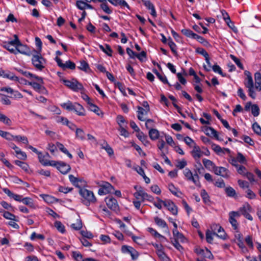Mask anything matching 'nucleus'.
<instances>
[{
  "mask_svg": "<svg viewBox=\"0 0 261 261\" xmlns=\"http://www.w3.org/2000/svg\"><path fill=\"white\" fill-rule=\"evenodd\" d=\"M80 194L83 197L84 203L88 205L90 203H94L96 201V199L92 191L88 190L85 188H81L80 190Z\"/></svg>",
  "mask_w": 261,
  "mask_h": 261,
  "instance_id": "obj_1",
  "label": "nucleus"
},
{
  "mask_svg": "<svg viewBox=\"0 0 261 261\" xmlns=\"http://www.w3.org/2000/svg\"><path fill=\"white\" fill-rule=\"evenodd\" d=\"M32 62L34 67L39 70L45 68L46 61L40 55H33Z\"/></svg>",
  "mask_w": 261,
  "mask_h": 261,
  "instance_id": "obj_2",
  "label": "nucleus"
},
{
  "mask_svg": "<svg viewBox=\"0 0 261 261\" xmlns=\"http://www.w3.org/2000/svg\"><path fill=\"white\" fill-rule=\"evenodd\" d=\"M62 82L65 85L74 91H79L83 89L82 84L75 79L71 81L63 80Z\"/></svg>",
  "mask_w": 261,
  "mask_h": 261,
  "instance_id": "obj_3",
  "label": "nucleus"
},
{
  "mask_svg": "<svg viewBox=\"0 0 261 261\" xmlns=\"http://www.w3.org/2000/svg\"><path fill=\"white\" fill-rule=\"evenodd\" d=\"M184 174L186 177L187 180L192 181L196 186H200V183L199 180V176L197 173L193 175V173L189 169L186 168L184 171Z\"/></svg>",
  "mask_w": 261,
  "mask_h": 261,
  "instance_id": "obj_4",
  "label": "nucleus"
},
{
  "mask_svg": "<svg viewBox=\"0 0 261 261\" xmlns=\"http://www.w3.org/2000/svg\"><path fill=\"white\" fill-rule=\"evenodd\" d=\"M239 210L241 215H243L246 219L250 221L253 220L252 217L249 214V213L252 212V208L248 203H245Z\"/></svg>",
  "mask_w": 261,
  "mask_h": 261,
  "instance_id": "obj_5",
  "label": "nucleus"
},
{
  "mask_svg": "<svg viewBox=\"0 0 261 261\" xmlns=\"http://www.w3.org/2000/svg\"><path fill=\"white\" fill-rule=\"evenodd\" d=\"M105 201L108 207L112 211L117 212L119 210L117 201L114 197L109 196L105 199Z\"/></svg>",
  "mask_w": 261,
  "mask_h": 261,
  "instance_id": "obj_6",
  "label": "nucleus"
},
{
  "mask_svg": "<svg viewBox=\"0 0 261 261\" xmlns=\"http://www.w3.org/2000/svg\"><path fill=\"white\" fill-rule=\"evenodd\" d=\"M121 250L123 253H129L133 260H136L139 256L138 252L133 247L128 246H123Z\"/></svg>",
  "mask_w": 261,
  "mask_h": 261,
  "instance_id": "obj_7",
  "label": "nucleus"
},
{
  "mask_svg": "<svg viewBox=\"0 0 261 261\" xmlns=\"http://www.w3.org/2000/svg\"><path fill=\"white\" fill-rule=\"evenodd\" d=\"M164 205L167 207L173 215H176L177 214V207L171 200H165V202H164Z\"/></svg>",
  "mask_w": 261,
  "mask_h": 261,
  "instance_id": "obj_8",
  "label": "nucleus"
},
{
  "mask_svg": "<svg viewBox=\"0 0 261 261\" xmlns=\"http://www.w3.org/2000/svg\"><path fill=\"white\" fill-rule=\"evenodd\" d=\"M213 171L216 175H220L224 178H227L229 176V171L223 167L216 166Z\"/></svg>",
  "mask_w": 261,
  "mask_h": 261,
  "instance_id": "obj_9",
  "label": "nucleus"
},
{
  "mask_svg": "<svg viewBox=\"0 0 261 261\" xmlns=\"http://www.w3.org/2000/svg\"><path fill=\"white\" fill-rule=\"evenodd\" d=\"M16 49L17 50V54L19 53L21 54L30 56L31 55V51L29 48L25 45L22 44L20 41L17 46Z\"/></svg>",
  "mask_w": 261,
  "mask_h": 261,
  "instance_id": "obj_10",
  "label": "nucleus"
},
{
  "mask_svg": "<svg viewBox=\"0 0 261 261\" xmlns=\"http://www.w3.org/2000/svg\"><path fill=\"white\" fill-rule=\"evenodd\" d=\"M153 246L156 249V254L158 256L163 260L167 261L168 258L163 251L162 245L161 244H155V245H153Z\"/></svg>",
  "mask_w": 261,
  "mask_h": 261,
  "instance_id": "obj_11",
  "label": "nucleus"
},
{
  "mask_svg": "<svg viewBox=\"0 0 261 261\" xmlns=\"http://www.w3.org/2000/svg\"><path fill=\"white\" fill-rule=\"evenodd\" d=\"M149 110L148 109H145L140 106L138 107V118L141 121H145V116L147 115V113Z\"/></svg>",
  "mask_w": 261,
  "mask_h": 261,
  "instance_id": "obj_12",
  "label": "nucleus"
},
{
  "mask_svg": "<svg viewBox=\"0 0 261 261\" xmlns=\"http://www.w3.org/2000/svg\"><path fill=\"white\" fill-rule=\"evenodd\" d=\"M10 146L15 150L18 158L21 160H25L27 159V156L26 153L22 151L21 149L14 144L11 143Z\"/></svg>",
  "mask_w": 261,
  "mask_h": 261,
  "instance_id": "obj_13",
  "label": "nucleus"
},
{
  "mask_svg": "<svg viewBox=\"0 0 261 261\" xmlns=\"http://www.w3.org/2000/svg\"><path fill=\"white\" fill-rule=\"evenodd\" d=\"M191 153L194 158L196 160H197V162H199V159L202 156V152L201 151L199 147L196 144H194V146H193V149Z\"/></svg>",
  "mask_w": 261,
  "mask_h": 261,
  "instance_id": "obj_14",
  "label": "nucleus"
},
{
  "mask_svg": "<svg viewBox=\"0 0 261 261\" xmlns=\"http://www.w3.org/2000/svg\"><path fill=\"white\" fill-rule=\"evenodd\" d=\"M59 171L63 174L67 173L70 170V167L68 164L60 162L57 166Z\"/></svg>",
  "mask_w": 261,
  "mask_h": 261,
  "instance_id": "obj_15",
  "label": "nucleus"
},
{
  "mask_svg": "<svg viewBox=\"0 0 261 261\" xmlns=\"http://www.w3.org/2000/svg\"><path fill=\"white\" fill-rule=\"evenodd\" d=\"M255 88L259 92L261 91V73L257 72L254 74Z\"/></svg>",
  "mask_w": 261,
  "mask_h": 261,
  "instance_id": "obj_16",
  "label": "nucleus"
},
{
  "mask_svg": "<svg viewBox=\"0 0 261 261\" xmlns=\"http://www.w3.org/2000/svg\"><path fill=\"white\" fill-rule=\"evenodd\" d=\"M73 111L79 116L85 115V111L83 107L79 103H74Z\"/></svg>",
  "mask_w": 261,
  "mask_h": 261,
  "instance_id": "obj_17",
  "label": "nucleus"
},
{
  "mask_svg": "<svg viewBox=\"0 0 261 261\" xmlns=\"http://www.w3.org/2000/svg\"><path fill=\"white\" fill-rule=\"evenodd\" d=\"M205 134L207 136H213L215 137L217 140H219V138L218 136L217 132L213 128L211 127L206 126L204 128V130Z\"/></svg>",
  "mask_w": 261,
  "mask_h": 261,
  "instance_id": "obj_18",
  "label": "nucleus"
},
{
  "mask_svg": "<svg viewBox=\"0 0 261 261\" xmlns=\"http://www.w3.org/2000/svg\"><path fill=\"white\" fill-rule=\"evenodd\" d=\"M221 13L223 16V18L224 20H225V22L227 23L228 26L230 28L233 29L232 27H234L233 24L231 22V21L230 20V18L228 14V13L224 10L221 11Z\"/></svg>",
  "mask_w": 261,
  "mask_h": 261,
  "instance_id": "obj_19",
  "label": "nucleus"
},
{
  "mask_svg": "<svg viewBox=\"0 0 261 261\" xmlns=\"http://www.w3.org/2000/svg\"><path fill=\"white\" fill-rule=\"evenodd\" d=\"M108 1L115 6H120L121 7H126L129 9V6L124 0H108Z\"/></svg>",
  "mask_w": 261,
  "mask_h": 261,
  "instance_id": "obj_20",
  "label": "nucleus"
},
{
  "mask_svg": "<svg viewBox=\"0 0 261 261\" xmlns=\"http://www.w3.org/2000/svg\"><path fill=\"white\" fill-rule=\"evenodd\" d=\"M137 137L145 146L149 144V142L147 140V136L144 135L143 132H139L137 135Z\"/></svg>",
  "mask_w": 261,
  "mask_h": 261,
  "instance_id": "obj_21",
  "label": "nucleus"
},
{
  "mask_svg": "<svg viewBox=\"0 0 261 261\" xmlns=\"http://www.w3.org/2000/svg\"><path fill=\"white\" fill-rule=\"evenodd\" d=\"M203 164L204 167L207 169L208 170H214V168L216 167V165L211 160H207L206 159H203Z\"/></svg>",
  "mask_w": 261,
  "mask_h": 261,
  "instance_id": "obj_22",
  "label": "nucleus"
},
{
  "mask_svg": "<svg viewBox=\"0 0 261 261\" xmlns=\"http://www.w3.org/2000/svg\"><path fill=\"white\" fill-rule=\"evenodd\" d=\"M48 158H49V154L47 152L45 154H43L41 152L38 154L39 162L44 166H46Z\"/></svg>",
  "mask_w": 261,
  "mask_h": 261,
  "instance_id": "obj_23",
  "label": "nucleus"
},
{
  "mask_svg": "<svg viewBox=\"0 0 261 261\" xmlns=\"http://www.w3.org/2000/svg\"><path fill=\"white\" fill-rule=\"evenodd\" d=\"M99 47L102 51L109 57L112 56L113 50L109 45L105 44V46L102 45H99Z\"/></svg>",
  "mask_w": 261,
  "mask_h": 261,
  "instance_id": "obj_24",
  "label": "nucleus"
},
{
  "mask_svg": "<svg viewBox=\"0 0 261 261\" xmlns=\"http://www.w3.org/2000/svg\"><path fill=\"white\" fill-rule=\"evenodd\" d=\"M148 134L150 138L152 140H155L159 138V132L156 129H150Z\"/></svg>",
  "mask_w": 261,
  "mask_h": 261,
  "instance_id": "obj_25",
  "label": "nucleus"
},
{
  "mask_svg": "<svg viewBox=\"0 0 261 261\" xmlns=\"http://www.w3.org/2000/svg\"><path fill=\"white\" fill-rule=\"evenodd\" d=\"M173 234L174 237V240H179L180 242H184L185 240V238L184 235L180 233L178 230H176V229H173Z\"/></svg>",
  "mask_w": 261,
  "mask_h": 261,
  "instance_id": "obj_26",
  "label": "nucleus"
},
{
  "mask_svg": "<svg viewBox=\"0 0 261 261\" xmlns=\"http://www.w3.org/2000/svg\"><path fill=\"white\" fill-rule=\"evenodd\" d=\"M88 105L89 106V109L90 111L94 112L98 116H100V114H102L100 109L97 106L89 101H88Z\"/></svg>",
  "mask_w": 261,
  "mask_h": 261,
  "instance_id": "obj_27",
  "label": "nucleus"
},
{
  "mask_svg": "<svg viewBox=\"0 0 261 261\" xmlns=\"http://www.w3.org/2000/svg\"><path fill=\"white\" fill-rule=\"evenodd\" d=\"M168 44L169 46L171 51L174 54L175 56H177V46L175 43L172 41L171 38L168 39Z\"/></svg>",
  "mask_w": 261,
  "mask_h": 261,
  "instance_id": "obj_28",
  "label": "nucleus"
},
{
  "mask_svg": "<svg viewBox=\"0 0 261 261\" xmlns=\"http://www.w3.org/2000/svg\"><path fill=\"white\" fill-rule=\"evenodd\" d=\"M206 240L207 243H212L213 241V236H216V232H212L210 230H207L206 231Z\"/></svg>",
  "mask_w": 261,
  "mask_h": 261,
  "instance_id": "obj_29",
  "label": "nucleus"
},
{
  "mask_svg": "<svg viewBox=\"0 0 261 261\" xmlns=\"http://www.w3.org/2000/svg\"><path fill=\"white\" fill-rule=\"evenodd\" d=\"M61 106L69 111H73L74 109V103H73L70 101L61 104Z\"/></svg>",
  "mask_w": 261,
  "mask_h": 261,
  "instance_id": "obj_30",
  "label": "nucleus"
},
{
  "mask_svg": "<svg viewBox=\"0 0 261 261\" xmlns=\"http://www.w3.org/2000/svg\"><path fill=\"white\" fill-rule=\"evenodd\" d=\"M69 179L70 181L75 187H80L79 182H82V180L74 177L73 175L70 174L69 175Z\"/></svg>",
  "mask_w": 261,
  "mask_h": 261,
  "instance_id": "obj_31",
  "label": "nucleus"
},
{
  "mask_svg": "<svg viewBox=\"0 0 261 261\" xmlns=\"http://www.w3.org/2000/svg\"><path fill=\"white\" fill-rule=\"evenodd\" d=\"M212 148L213 150L219 155L225 154V152L223 148H222L220 146L218 145L212 144Z\"/></svg>",
  "mask_w": 261,
  "mask_h": 261,
  "instance_id": "obj_32",
  "label": "nucleus"
},
{
  "mask_svg": "<svg viewBox=\"0 0 261 261\" xmlns=\"http://www.w3.org/2000/svg\"><path fill=\"white\" fill-rule=\"evenodd\" d=\"M3 74L4 77L9 79L12 81H16L18 80V77L16 76L14 73L11 72L5 73L4 71H3Z\"/></svg>",
  "mask_w": 261,
  "mask_h": 261,
  "instance_id": "obj_33",
  "label": "nucleus"
},
{
  "mask_svg": "<svg viewBox=\"0 0 261 261\" xmlns=\"http://www.w3.org/2000/svg\"><path fill=\"white\" fill-rule=\"evenodd\" d=\"M3 216L5 218H6L7 219H9L10 220H13V221H18V220L16 219V216H15L14 215L11 214V213H10L9 212H7V211L4 212Z\"/></svg>",
  "mask_w": 261,
  "mask_h": 261,
  "instance_id": "obj_34",
  "label": "nucleus"
},
{
  "mask_svg": "<svg viewBox=\"0 0 261 261\" xmlns=\"http://www.w3.org/2000/svg\"><path fill=\"white\" fill-rule=\"evenodd\" d=\"M0 121L7 125H11L12 123L11 120L6 115L0 113Z\"/></svg>",
  "mask_w": 261,
  "mask_h": 261,
  "instance_id": "obj_35",
  "label": "nucleus"
},
{
  "mask_svg": "<svg viewBox=\"0 0 261 261\" xmlns=\"http://www.w3.org/2000/svg\"><path fill=\"white\" fill-rule=\"evenodd\" d=\"M181 33L187 37L191 38L194 39V36L195 35V33H194L190 29H182L181 30Z\"/></svg>",
  "mask_w": 261,
  "mask_h": 261,
  "instance_id": "obj_36",
  "label": "nucleus"
},
{
  "mask_svg": "<svg viewBox=\"0 0 261 261\" xmlns=\"http://www.w3.org/2000/svg\"><path fill=\"white\" fill-rule=\"evenodd\" d=\"M71 227L76 230H80L82 227V222L81 219H77L76 223L72 224Z\"/></svg>",
  "mask_w": 261,
  "mask_h": 261,
  "instance_id": "obj_37",
  "label": "nucleus"
},
{
  "mask_svg": "<svg viewBox=\"0 0 261 261\" xmlns=\"http://www.w3.org/2000/svg\"><path fill=\"white\" fill-rule=\"evenodd\" d=\"M14 39L13 40H11L10 41H9L8 42L5 43V44H9L10 45V46H13L15 48H16L17 46H18V43H19L20 40H19L17 35H14Z\"/></svg>",
  "mask_w": 261,
  "mask_h": 261,
  "instance_id": "obj_38",
  "label": "nucleus"
},
{
  "mask_svg": "<svg viewBox=\"0 0 261 261\" xmlns=\"http://www.w3.org/2000/svg\"><path fill=\"white\" fill-rule=\"evenodd\" d=\"M76 137L82 140L85 139V134L84 130L81 128H77L75 130Z\"/></svg>",
  "mask_w": 261,
  "mask_h": 261,
  "instance_id": "obj_39",
  "label": "nucleus"
},
{
  "mask_svg": "<svg viewBox=\"0 0 261 261\" xmlns=\"http://www.w3.org/2000/svg\"><path fill=\"white\" fill-rule=\"evenodd\" d=\"M15 164L17 166L20 167L23 170L25 171H28L29 170V166L27 164L24 162H21L19 160H16L15 161Z\"/></svg>",
  "mask_w": 261,
  "mask_h": 261,
  "instance_id": "obj_40",
  "label": "nucleus"
},
{
  "mask_svg": "<svg viewBox=\"0 0 261 261\" xmlns=\"http://www.w3.org/2000/svg\"><path fill=\"white\" fill-rule=\"evenodd\" d=\"M216 236L223 240L226 239V233L225 232L224 230L221 226H220L218 228L217 230V233H216Z\"/></svg>",
  "mask_w": 261,
  "mask_h": 261,
  "instance_id": "obj_41",
  "label": "nucleus"
},
{
  "mask_svg": "<svg viewBox=\"0 0 261 261\" xmlns=\"http://www.w3.org/2000/svg\"><path fill=\"white\" fill-rule=\"evenodd\" d=\"M154 221L158 226L162 228H165L167 227V225L166 222L158 217H155L154 218Z\"/></svg>",
  "mask_w": 261,
  "mask_h": 261,
  "instance_id": "obj_42",
  "label": "nucleus"
},
{
  "mask_svg": "<svg viewBox=\"0 0 261 261\" xmlns=\"http://www.w3.org/2000/svg\"><path fill=\"white\" fill-rule=\"evenodd\" d=\"M0 136L2 137L6 138L7 140H11L14 138V136L12 135L8 132H4L3 130H0Z\"/></svg>",
  "mask_w": 261,
  "mask_h": 261,
  "instance_id": "obj_43",
  "label": "nucleus"
},
{
  "mask_svg": "<svg viewBox=\"0 0 261 261\" xmlns=\"http://www.w3.org/2000/svg\"><path fill=\"white\" fill-rule=\"evenodd\" d=\"M55 226L56 228L61 233H64L65 231V229L64 225L60 221H56L55 223Z\"/></svg>",
  "mask_w": 261,
  "mask_h": 261,
  "instance_id": "obj_44",
  "label": "nucleus"
},
{
  "mask_svg": "<svg viewBox=\"0 0 261 261\" xmlns=\"http://www.w3.org/2000/svg\"><path fill=\"white\" fill-rule=\"evenodd\" d=\"M100 7L107 14H110L112 12V11L110 9L106 2L101 3Z\"/></svg>",
  "mask_w": 261,
  "mask_h": 261,
  "instance_id": "obj_45",
  "label": "nucleus"
},
{
  "mask_svg": "<svg viewBox=\"0 0 261 261\" xmlns=\"http://www.w3.org/2000/svg\"><path fill=\"white\" fill-rule=\"evenodd\" d=\"M148 230L155 237L161 239V241L163 240H166V238L164 236L159 233L155 230L153 229V228H148Z\"/></svg>",
  "mask_w": 261,
  "mask_h": 261,
  "instance_id": "obj_46",
  "label": "nucleus"
},
{
  "mask_svg": "<svg viewBox=\"0 0 261 261\" xmlns=\"http://www.w3.org/2000/svg\"><path fill=\"white\" fill-rule=\"evenodd\" d=\"M252 114L254 117H257L259 114V108L257 105H252L251 108Z\"/></svg>",
  "mask_w": 261,
  "mask_h": 261,
  "instance_id": "obj_47",
  "label": "nucleus"
},
{
  "mask_svg": "<svg viewBox=\"0 0 261 261\" xmlns=\"http://www.w3.org/2000/svg\"><path fill=\"white\" fill-rule=\"evenodd\" d=\"M13 140H15L18 142L22 141L23 143L28 144L29 143V141L28 139L25 136H15Z\"/></svg>",
  "mask_w": 261,
  "mask_h": 261,
  "instance_id": "obj_48",
  "label": "nucleus"
},
{
  "mask_svg": "<svg viewBox=\"0 0 261 261\" xmlns=\"http://www.w3.org/2000/svg\"><path fill=\"white\" fill-rule=\"evenodd\" d=\"M72 256L76 261H84V260L82 254L77 251H73Z\"/></svg>",
  "mask_w": 261,
  "mask_h": 261,
  "instance_id": "obj_49",
  "label": "nucleus"
},
{
  "mask_svg": "<svg viewBox=\"0 0 261 261\" xmlns=\"http://www.w3.org/2000/svg\"><path fill=\"white\" fill-rule=\"evenodd\" d=\"M78 68L83 71H86L89 69L88 64L85 61L83 60L80 61V65Z\"/></svg>",
  "mask_w": 261,
  "mask_h": 261,
  "instance_id": "obj_50",
  "label": "nucleus"
},
{
  "mask_svg": "<svg viewBox=\"0 0 261 261\" xmlns=\"http://www.w3.org/2000/svg\"><path fill=\"white\" fill-rule=\"evenodd\" d=\"M230 57L235 62V63L239 68H240L241 69H244L243 64L241 63L240 60L238 58H237L233 55H230Z\"/></svg>",
  "mask_w": 261,
  "mask_h": 261,
  "instance_id": "obj_51",
  "label": "nucleus"
},
{
  "mask_svg": "<svg viewBox=\"0 0 261 261\" xmlns=\"http://www.w3.org/2000/svg\"><path fill=\"white\" fill-rule=\"evenodd\" d=\"M75 68V64L71 62V61L69 60L67 62H66L65 63H64V67H63V69H65L66 68H69L70 69H74Z\"/></svg>",
  "mask_w": 261,
  "mask_h": 261,
  "instance_id": "obj_52",
  "label": "nucleus"
},
{
  "mask_svg": "<svg viewBox=\"0 0 261 261\" xmlns=\"http://www.w3.org/2000/svg\"><path fill=\"white\" fill-rule=\"evenodd\" d=\"M225 191L227 195L229 197H234L236 194L235 190L231 187L226 188Z\"/></svg>",
  "mask_w": 261,
  "mask_h": 261,
  "instance_id": "obj_53",
  "label": "nucleus"
},
{
  "mask_svg": "<svg viewBox=\"0 0 261 261\" xmlns=\"http://www.w3.org/2000/svg\"><path fill=\"white\" fill-rule=\"evenodd\" d=\"M201 196L204 203H207L210 201L209 196L205 190H201Z\"/></svg>",
  "mask_w": 261,
  "mask_h": 261,
  "instance_id": "obj_54",
  "label": "nucleus"
},
{
  "mask_svg": "<svg viewBox=\"0 0 261 261\" xmlns=\"http://www.w3.org/2000/svg\"><path fill=\"white\" fill-rule=\"evenodd\" d=\"M196 51L198 54L202 55L205 58V59L206 58L209 57V55H208V53L203 48L198 47L197 48H196Z\"/></svg>",
  "mask_w": 261,
  "mask_h": 261,
  "instance_id": "obj_55",
  "label": "nucleus"
},
{
  "mask_svg": "<svg viewBox=\"0 0 261 261\" xmlns=\"http://www.w3.org/2000/svg\"><path fill=\"white\" fill-rule=\"evenodd\" d=\"M252 128L256 134L261 136V127L257 123L255 122L253 124Z\"/></svg>",
  "mask_w": 261,
  "mask_h": 261,
  "instance_id": "obj_56",
  "label": "nucleus"
},
{
  "mask_svg": "<svg viewBox=\"0 0 261 261\" xmlns=\"http://www.w3.org/2000/svg\"><path fill=\"white\" fill-rule=\"evenodd\" d=\"M187 163L186 160L177 161L176 166L179 169L184 168L187 166Z\"/></svg>",
  "mask_w": 261,
  "mask_h": 261,
  "instance_id": "obj_57",
  "label": "nucleus"
},
{
  "mask_svg": "<svg viewBox=\"0 0 261 261\" xmlns=\"http://www.w3.org/2000/svg\"><path fill=\"white\" fill-rule=\"evenodd\" d=\"M21 202H22V203L24 204L30 206H32L33 205V200L29 197H25L22 198Z\"/></svg>",
  "mask_w": 261,
  "mask_h": 261,
  "instance_id": "obj_58",
  "label": "nucleus"
},
{
  "mask_svg": "<svg viewBox=\"0 0 261 261\" xmlns=\"http://www.w3.org/2000/svg\"><path fill=\"white\" fill-rule=\"evenodd\" d=\"M229 221L230 223L231 224L233 229L236 230H238V223L236 219L233 218L232 217H230V216H229Z\"/></svg>",
  "mask_w": 261,
  "mask_h": 261,
  "instance_id": "obj_59",
  "label": "nucleus"
},
{
  "mask_svg": "<svg viewBox=\"0 0 261 261\" xmlns=\"http://www.w3.org/2000/svg\"><path fill=\"white\" fill-rule=\"evenodd\" d=\"M168 189L174 195L178 196L177 192L178 190L177 188L175 187V186L172 184H170L168 185Z\"/></svg>",
  "mask_w": 261,
  "mask_h": 261,
  "instance_id": "obj_60",
  "label": "nucleus"
},
{
  "mask_svg": "<svg viewBox=\"0 0 261 261\" xmlns=\"http://www.w3.org/2000/svg\"><path fill=\"white\" fill-rule=\"evenodd\" d=\"M56 121L58 123H61L64 125H66L68 123L69 120L65 117L59 116L56 118Z\"/></svg>",
  "mask_w": 261,
  "mask_h": 261,
  "instance_id": "obj_61",
  "label": "nucleus"
},
{
  "mask_svg": "<svg viewBox=\"0 0 261 261\" xmlns=\"http://www.w3.org/2000/svg\"><path fill=\"white\" fill-rule=\"evenodd\" d=\"M28 85L31 86L35 90L37 91H39L41 88V85L36 82H28Z\"/></svg>",
  "mask_w": 261,
  "mask_h": 261,
  "instance_id": "obj_62",
  "label": "nucleus"
},
{
  "mask_svg": "<svg viewBox=\"0 0 261 261\" xmlns=\"http://www.w3.org/2000/svg\"><path fill=\"white\" fill-rule=\"evenodd\" d=\"M0 95L2 96L0 100L2 102L3 104L7 105H9L11 104V101L10 100V99L8 98V97L7 96H6V95H1V94H0Z\"/></svg>",
  "mask_w": 261,
  "mask_h": 261,
  "instance_id": "obj_63",
  "label": "nucleus"
},
{
  "mask_svg": "<svg viewBox=\"0 0 261 261\" xmlns=\"http://www.w3.org/2000/svg\"><path fill=\"white\" fill-rule=\"evenodd\" d=\"M185 142L189 146H194V144H196L194 141L189 137H186L184 138Z\"/></svg>",
  "mask_w": 261,
  "mask_h": 261,
  "instance_id": "obj_64",
  "label": "nucleus"
}]
</instances>
